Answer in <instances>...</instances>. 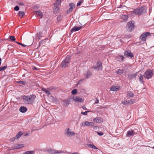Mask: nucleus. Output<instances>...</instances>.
Segmentation results:
<instances>
[{
    "label": "nucleus",
    "instance_id": "aec40b11",
    "mask_svg": "<svg viewBox=\"0 0 154 154\" xmlns=\"http://www.w3.org/2000/svg\"><path fill=\"white\" fill-rule=\"evenodd\" d=\"M92 75L91 72L89 70L87 71L86 74L85 75V76L86 77V78L88 79Z\"/></svg>",
    "mask_w": 154,
    "mask_h": 154
},
{
    "label": "nucleus",
    "instance_id": "412c9836",
    "mask_svg": "<svg viewBox=\"0 0 154 154\" xmlns=\"http://www.w3.org/2000/svg\"><path fill=\"white\" fill-rule=\"evenodd\" d=\"M36 14L40 17V18H42L43 16L42 12L40 11H35Z\"/></svg>",
    "mask_w": 154,
    "mask_h": 154
},
{
    "label": "nucleus",
    "instance_id": "13d9d810",
    "mask_svg": "<svg viewBox=\"0 0 154 154\" xmlns=\"http://www.w3.org/2000/svg\"><path fill=\"white\" fill-rule=\"evenodd\" d=\"M72 154H79L78 153L76 152H75L72 153Z\"/></svg>",
    "mask_w": 154,
    "mask_h": 154
},
{
    "label": "nucleus",
    "instance_id": "de8ad7c7",
    "mask_svg": "<svg viewBox=\"0 0 154 154\" xmlns=\"http://www.w3.org/2000/svg\"><path fill=\"white\" fill-rule=\"evenodd\" d=\"M19 8L18 6H16L14 8V10L16 11H18L19 10Z\"/></svg>",
    "mask_w": 154,
    "mask_h": 154
},
{
    "label": "nucleus",
    "instance_id": "b1692460",
    "mask_svg": "<svg viewBox=\"0 0 154 154\" xmlns=\"http://www.w3.org/2000/svg\"><path fill=\"white\" fill-rule=\"evenodd\" d=\"M137 74L136 73L134 75H128V78L129 79H131L133 78H135L137 76Z\"/></svg>",
    "mask_w": 154,
    "mask_h": 154
},
{
    "label": "nucleus",
    "instance_id": "4468645a",
    "mask_svg": "<svg viewBox=\"0 0 154 154\" xmlns=\"http://www.w3.org/2000/svg\"><path fill=\"white\" fill-rule=\"evenodd\" d=\"M135 133L133 130L131 131H129L127 133L126 136L127 137H130L131 136H133L134 135Z\"/></svg>",
    "mask_w": 154,
    "mask_h": 154
},
{
    "label": "nucleus",
    "instance_id": "e433bc0d",
    "mask_svg": "<svg viewBox=\"0 0 154 154\" xmlns=\"http://www.w3.org/2000/svg\"><path fill=\"white\" fill-rule=\"evenodd\" d=\"M90 125L89 126H92L94 127V129H96L97 128V127L94 126V123L93 122H90Z\"/></svg>",
    "mask_w": 154,
    "mask_h": 154
},
{
    "label": "nucleus",
    "instance_id": "e2e57ef3",
    "mask_svg": "<svg viewBox=\"0 0 154 154\" xmlns=\"http://www.w3.org/2000/svg\"><path fill=\"white\" fill-rule=\"evenodd\" d=\"M153 148H154V146L153 147Z\"/></svg>",
    "mask_w": 154,
    "mask_h": 154
},
{
    "label": "nucleus",
    "instance_id": "c85d7f7f",
    "mask_svg": "<svg viewBox=\"0 0 154 154\" xmlns=\"http://www.w3.org/2000/svg\"><path fill=\"white\" fill-rule=\"evenodd\" d=\"M42 90L43 91L45 92L47 96H48L50 95V92L48 90H46V89L43 88L42 89Z\"/></svg>",
    "mask_w": 154,
    "mask_h": 154
},
{
    "label": "nucleus",
    "instance_id": "4c0bfd02",
    "mask_svg": "<svg viewBox=\"0 0 154 154\" xmlns=\"http://www.w3.org/2000/svg\"><path fill=\"white\" fill-rule=\"evenodd\" d=\"M47 39H45L44 40H41L39 43V46L45 44V42L44 41Z\"/></svg>",
    "mask_w": 154,
    "mask_h": 154
},
{
    "label": "nucleus",
    "instance_id": "6e6d98bb",
    "mask_svg": "<svg viewBox=\"0 0 154 154\" xmlns=\"http://www.w3.org/2000/svg\"><path fill=\"white\" fill-rule=\"evenodd\" d=\"M32 69L34 70H37V68L36 67L34 66H33L32 67Z\"/></svg>",
    "mask_w": 154,
    "mask_h": 154
},
{
    "label": "nucleus",
    "instance_id": "79ce46f5",
    "mask_svg": "<svg viewBox=\"0 0 154 154\" xmlns=\"http://www.w3.org/2000/svg\"><path fill=\"white\" fill-rule=\"evenodd\" d=\"M17 82L20 84H21L24 85H25L26 83V82L25 81H20Z\"/></svg>",
    "mask_w": 154,
    "mask_h": 154
},
{
    "label": "nucleus",
    "instance_id": "7c9ffc66",
    "mask_svg": "<svg viewBox=\"0 0 154 154\" xmlns=\"http://www.w3.org/2000/svg\"><path fill=\"white\" fill-rule=\"evenodd\" d=\"M23 154H35V152L33 151H27L24 152Z\"/></svg>",
    "mask_w": 154,
    "mask_h": 154
},
{
    "label": "nucleus",
    "instance_id": "20e7f679",
    "mask_svg": "<svg viewBox=\"0 0 154 154\" xmlns=\"http://www.w3.org/2000/svg\"><path fill=\"white\" fill-rule=\"evenodd\" d=\"M61 3V0H57L55 2L53 8V11L54 13L56 14L59 12Z\"/></svg>",
    "mask_w": 154,
    "mask_h": 154
},
{
    "label": "nucleus",
    "instance_id": "0eeeda50",
    "mask_svg": "<svg viewBox=\"0 0 154 154\" xmlns=\"http://www.w3.org/2000/svg\"><path fill=\"white\" fill-rule=\"evenodd\" d=\"M135 25L134 21H131L128 23L127 28V30L129 32H131L134 29Z\"/></svg>",
    "mask_w": 154,
    "mask_h": 154
},
{
    "label": "nucleus",
    "instance_id": "473e14b6",
    "mask_svg": "<svg viewBox=\"0 0 154 154\" xmlns=\"http://www.w3.org/2000/svg\"><path fill=\"white\" fill-rule=\"evenodd\" d=\"M90 122H88V121H85L84 123V124H83V123H82V125L84 126H89L90 125Z\"/></svg>",
    "mask_w": 154,
    "mask_h": 154
},
{
    "label": "nucleus",
    "instance_id": "4be33fe9",
    "mask_svg": "<svg viewBox=\"0 0 154 154\" xmlns=\"http://www.w3.org/2000/svg\"><path fill=\"white\" fill-rule=\"evenodd\" d=\"M9 40L11 42H14L16 40V38L14 36H10L8 37Z\"/></svg>",
    "mask_w": 154,
    "mask_h": 154
},
{
    "label": "nucleus",
    "instance_id": "f03ea898",
    "mask_svg": "<svg viewBox=\"0 0 154 154\" xmlns=\"http://www.w3.org/2000/svg\"><path fill=\"white\" fill-rule=\"evenodd\" d=\"M36 98L35 94H32L30 96H24L23 97V102L27 104H32Z\"/></svg>",
    "mask_w": 154,
    "mask_h": 154
},
{
    "label": "nucleus",
    "instance_id": "f704fd0d",
    "mask_svg": "<svg viewBox=\"0 0 154 154\" xmlns=\"http://www.w3.org/2000/svg\"><path fill=\"white\" fill-rule=\"evenodd\" d=\"M63 19V16L61 15L58 16L57 17V20L58 22L61 20Z\"/></svg>",
    "mask_w": 154,
    "mask_h": 154
},
{
    "label": "nucleus",
    "instance_id": "a19ab883",
    "mask_svg": "<svg viewBox=\"0 0 154 154\" xmlns=\"http://www.w3.org/2000/svg\"><path fill=\"white\" fill-rule=\"evenodd\" d=\"M123 73V70L120 69H118L117 72V73L119 75L122 74Z\"/></svg>",
    "mask_w": 154,
    "mask_h": 154
},
{
    "label": "nucleus",
    "instance_id": "9d476101",
    "mask_svg": "<svg viewBox=\"0 0 154 154\" xmlns=\"http://www.w3.org/2000/svg\"><path fill=\"white\" fill-rule=\"evenodd\" d=\"M69 5L70 7V8L66 11V13L67 14H70L72 11L73 9L75 8V5L73 3H70L69 4Z\"/></svg>",
    "mask_w": 154,
    "mask_h": 154
},
{
    "label": "nucleus",
    "instance_id": "4d7b16f0",
    "mask_svg": "<svg viewBox=\"0 0 154 154\" xmlns=\"http://www.w3.org/2000/svg\"><path fill=\"white\" fill-rule=\"evenodd\" d=\"M82 108L83 109H85V110H88V109H87V108L86 107H85V106H82Z\"/></svg>",
    "mask_w": 154,
    "mask_h": 154
},
{
    "label": "nucleus",
    "instance_id": "052dcab7",
    "mask_svg": "<svg viewBox=\"0 0 154 154\" xmlns=\"http://www.w3.org/2000/svg\"><path fill=\"white\" fill-rule=\"evenodd\" d=\"M80 52L77 51V54H80Z\"/></svg>",
    "mask_w": 154,
    "mask_h": 154
},
{
    "label": "nucleus",
    "instance_id": "f8f14e48",
    "mask_svg": "<svg viewBox=\"0 0 154 154\" xmlns=\"http://www.w3.org/2000/svg\"><path fill=\"white\" fill-rule=\"evenodd\" d=\"M49 153L52 154H60V153L63 152L60 151H58L56 150L49 149L47 150Z\"/></svg>",
    "mask_w": 154,
    "mask_h": 154
},
{
    "label": "nucleus",
    "instance_id": "6e6552de",
    "mask_svg": "<svg viewBox=\"0 0 154 154\" xmlns=\"http://www.w3.org/2000/svg\"><path fill=\"white\" fill-rule=\"evenodd\" d=\"M92 68L97 70H102V66L101 62L100 60H98L97 61L96 65L93 66L92 67Z\"/></svg>",
    "mask_w": 154,
    "mask_h": 154
},
{
    "label": "nucleus",
    "instance_id": "7ed1b4c3",
    "mask_svg": "<svg viewBox=\"0 0 154 154\" xmlns=\"http://www.w3.org/2000/svg\"><path fill=\"white\" fill-rule=\"evenodd\" d=\"M70 60V56L67 55L65 58L62 61L60 66L62 68H65L68 67L70 65L69 62Z\"/></svg>",
    "mask_w": 154,
    "mask_h": 154
},
{
    "label": "nucleus",
    "instance_id": "c03bdc74",
    "mask_svg": "<svg viewBox=\"0 0 154 154\" xmlns=\"http://www.w3.org/2000/svg\"><path fill=\"white\" fill-rule=\"evenodd\" d=\"M84 80V79H81L78 82H77V86H77L78 85L81 84L82 83V82H83V81Z\"/></svg>",
    "mask_w": 154,
    "mask_h": 154
},
{
    "label": "nucleus",
    "instance_id": "a211bd4d",
    "mask_svg": "<svg viewBox=\"0 0 154 154\" xmlns=\"http://www.w3.org/2000/svg\"><path fill=\"white\" fill-rule=\"evenodd\" d=\"M27 110V109L26 107L22 106L19 109L20 111L22 113L26 112Z\"/></svg>",
    "mask_w": 154,
    "mask_h": 154
},
{
    "label": "nucleus",
    "instance_id": "680f3d73",
    "mask_svg": "<svg viewBox=\"0 0 154 154\" xmlns=\"http://www.w3.org/2000/svg\"><path fill=\"white\" fill-rule=\"evenodd\" d=\"M28 135H29V134L27 133L25 135V136H28Z\"/></svg>",
    "mask_w": 154,
    "mask_h": 154
},
{
    "label": "nucleus",
    "instance_id": "f257e3e1",
    "mask_svg": "<svg viewBox=\"0 0 154 154\" xmlns=\"http://www.w3.org/2000/svg\"><path fill=\"white\" fill-rule=\"evenodd\" d=\"M147 8L145 6L138 7L131 11V14H135L136 15H141L146 12Z\"/></svg>",
    "mask_w": 154,
    "mask_h": 154
},
{
    "label": "nucleus",
    "instance_id": "5701e85b",
    "mask_svg": "<svg viewBox=\"0 0 154 154\" xmlns=\"http://www.w3.org/2000/svg\"><path fill=\"white\" fill-rule=\"evenodd\" d=\"M23 134V133L21 131L19 132L15 136L17 139H18L20 137V136Z\"/></svg>",
    "mask_w": 154,
    "mask_h": 154
},
{
    "label": "nucleus",
    "instance_id": "1a4fd4ad",
    "mask_svg": "<svg viewBox=\"0 0 154 154\" xmlns=\"http://www.w3.org/2000/svg\"><path fill=\"white\" fill-rule=\"evenodd\" d=\"M65 135L67 137H72L75 135V133L72 131L69 128L66 129L64 131Z\"/></svg>",
    "mask_w": 154,
    "mask_h": 154
},
{
    "label": "nucleus",
    "instance_id": "cd10ccee",
    "mask_svg": "<svg viewBox=\"0 0 154 154\" xmlns=\"http://www.w3.org/2000/svg\"><path fill=\"white\" fill-rule=\"evenodd\" d=\"M128 96L129 97H133L134 96V94L131 91H128L127 92Z\"/></svg>",
    "mask_w": 154,
    "mask_h": 154
},
{
    "label": "nucleus",
    "instance_id": "dca6fc26",
    "mask_svg": "<svg viewBox=\"0 0 154 154\" xmlns=\"http://www.w3.org/2000/svg\"><path fill=\"white\" fill-rule=\"evenodd\" d=\"M24 146V144H16L15 146H14L13 149H19L23 147Z\"/></svg>",
    "mask_w": 154,
    "mask_h": 154
},
{
    "label": "nucleus",
    "instance_id": "09e8293b",
    "mask_svg": "<svg viewBox=\"0 0 154 154\" xmlns=\"http://www.w3.org/2000/svg\"><path fill=\"white\" fill-rule=\"evenodd\" d=\"M122 103L123 104V105H127L128 103V102L126 101H122Z\"/></svg>",
    "mask_w": 154,
    "mask_h": 154
},
{
    "label": "nucleus",
    "instance_id": "5fc2aeb1",
    "mask_svg": "<svg viewBox=\"0 0 154 154\" xmlns=\"http://www.w3.org/2000/svg\"><path fill=\"white\" fill-rule=\"evenodd\" d=\"M19 5L21 6H23L24 4L23 2L19 3L18 4Z\"/></svg>",
    "mask_w": 154,
    "mask_h": 154
},
{
    "label": "nucleus",
    "instance_id": "a18cd8bd",
    "mask_svg": "<svg viewBox=\"0 0 154 154\" xmlns=\"http://www.w3.org/2000/svg\"><path fill=\"white\" fill-rule=\"evenodd\" d=\"M83 2V0H81L79 1L77 4V6H80L81 5V4Z\"/></svg>",
    "mask_w": 154,
    "mask_h": 154
},
{
    "label": "nucleus",
    "instance_id": "72a5a7b5",
    "mask_svg": "<svg viewBox=\"0 0 154 154\" xmlns=\"http://www.w3.org/2000/svg\"><path fill=\"white\" fill-rule=\"evenodd\" d=\"M118 59H119V61H123L125 57L122 56H119L118 57Z\"/></svg>",
    "mask_w": 154,
    "mask_h": 154
},
{
    "label": "nucleus",
    "instance_id": "6ab92c4d",
    "mask_svg": "<svg viewBox=\"0 0 154 154\" xmlns=\"http://www.w3.org/2000/svg\"><path fill=\"white\" fill-rule=\"evenodd\" d=\"M119 89V87L118 86H112L110 88V90L112 91H117Z\"/></svg>",
    "mask_w": 154,
    "mask_h": 154
},
{
    "label": "nucleus",
    "instance_id": "bf43d9fd",
    "mask_svg": "<svg viewBox=\"0 0 154 154\" xmlns=\"http://www.w3.org/2000/svg\"><path fill=\"white\" fill-rule=\"evenodd\" d=\"M1 62H2V59L1 58H0V65H1Z\"/></svg>",
    "mask_w": 154,
    "mask_h": 154
},
{
    "label": "nucleus",
    "instance_id": "58836bf2",
    "mask_svg": "<svg viewBox=\"0 0 154 154\" xmlns=\"http://www.w3.org/2000/svg\"><path fill=\"white\" fill-rule=\"evenodd\" d=\"M135 102V100L134 99H131L128 102V104H132Z\"/></svg>",
    "mask_w": 154,
    "mask_h": 154
},
{
    "label": "nucleus",
    "instance_id": "f3484780",
    "mask_svg": "<svg viewBox=\"0 0 154 154\" xmlns=\"http://www.w3.org/2000/svg\"><path fill=\"white\" fill-rule=\"evenodd\" d=\"M93 121L96 123H100L103 121V119L101 118L98 117L94 118Z\"/></svg>",
    "mask_w": 154,
    "mask_h": 154
},
{
    "label": "nucleus",
    "instance_id": "c756f323",
    "mask_svg": "<svg viewBox=\"0 0 154 154\" xmlns=\"http://www.w3.org/2000/svg\"><path fill=\"white\" fill-rule=\"evenodd\" d=\"M64 104L66 107H67L70 103V101L67 100H64Z\"/></svg>",
    "mask_w": 154,
    "mask_h": 154
},
{
    "label": "nucleus",
    "instance_id": "39448f33",
    "mask_svg": "<svg viewBox=\"0 0 154 154\" xmlns=\"http://www.w3.org/2000/svg\"><path fill=\"white\" fill-rule=\"evenodd\" d=\"M153 73L152 71L149 69L145 72L143 76L146 79H149L152 77Z\"/></svg>",
    "mask_w": 154,
    "mask_h": 154
},
{
    "label": "nucleus",
    "instance_id": "a878e982",
    "mask_svg": "<svg viewBox=\"0 0 154 154\" xmlns=\"http://www.w3.org/2000/svg\"><path fill=\"white\" fill-rule=\"evenodd\" d=\"M25 14V13L23 11H20L18 12V15L20 16L21 18L23 17Z\"/></svg>",
    "mask_w": 154,
    "mask_h": 154
},
{
    "label": "nucleus",
    "instance_id": "3c124183",
    "mask_svg": "<svg viewBox=\"0 0 154 154\" xmlns=\"http://www.w3.org/2000/svg\"><path fill=\"white\" fill-rule=\"evenodd\" d=\"M16 139H17V138L15 137H14L11 138L10 140L11 141L13 142V141H14Z\"/></svg>",
    "mask_w": 154,
    "mask_h": 154
},
{
    "label": "nucleus",
    "instance_id": "423d86ee",
    "mask_svg": "<svg viewBox=\"0 0 154 154\" xmlns=\"http://www.w3.org/2000/svg\"><path fill=\"white\" fill-rule=\"evenodd\" d=\"M151 36V33L148 32H143L141 35L140 38L143 41H146L147 38H149Z\"/></svg>",
    "mask_w": 154,
    "mask_h": 154
},
{
    "label": "nucleus",
    "instance_id": "2eb2a0df",
    "mask_svg": "<svg viewBox=\"0 0 154 154\" xmlns=\"http://www.w3.org/2000/svg\"><path fill=\"white\" fill-rule=\"evenodd\" d=\"M74 100L75 102H82L83 101L82 98L79 97H75L74 98Z\"/></svg>",
    "mask_w": 154,
    "mask_h": 154
},
{
    "label": "nucleus",
    "instance_id": "c9c22d12",
    "mask_svg": "<svg viewBox=\"0 0 154 154\" xmlns=\"http://www.w3.org/2000/svg\"><path fill=\"white\" fill-rule=\"evenodd\" d=\"M143 77H144L143 75H140L139 77V80L140 82L143 84L144 82V81L143 80Z\"/></svg>",
    "mask_w": 154,
    "mask_h": 154
},
{
    "label": "nucleus",
    "instance_id": "603ef678",
    "mask_svg": "<svg viewBox=\"0 0 154 154\" xmlns=\"http://www.w3.org/2000/svg\"><path fill=\"white\" fill-rule=\"evenodd\" d=\"M97 134L99 136H102L103 135V133L102 132H97Z\"/></svg>",
    "mask_w": 154,
    "mask_h": 154
},
{
    "label": "nucleus",
    "instance_id": "49530a36",
    "mask_svg": "<svg viewBox=\"0 0 154 154\" xmlns=\"http://www.w3.org/2000/svg\"><path fill=\"white\" fill-rule=\"evenodd\" d=\"M15 42L16 43H17V44H18L21 45L23 46V47H26V45H25L24 44H22L21 43H20L19 42Z\"/></svg>",
    "mask_w": 154,
    "mask_h": 154
},
{
    "label": "nucleus",
    "instance_id": "393cba45",
    "mask_svg": "<svg viewBox=\"0 0 154 154\" xmlns=\"http://www.w3.org/2000/svg\"><path fill=\"white\" fill-rule=\"evenodd\" d=\"M121 18L123 20L126 21L128 20V16L126 15H122L121 16Z\"/></svg>",
    "mask_w": 154,
    "mask_h": 154
},
{
    "label": "nucleus",
    "instance_id": "864d4df0",
    "mask_svg": "<svg viewBox=\"0 0 154 154\" xmlns=\"http://www.w3.org/2000/svg\"><path fill=\"white\" fill-rule=\"evenodd\" d=\"M99 100L97 98H96V101L95 102L94 104H95L97 103H99Z\"/></svg>",
    "mask_w": 154,
    "mask_h": 154
},
{
    "label": "nucleus",
    "instance_id": "ddd939ff",
    "mask_svg": "<svg viewBox=\"0 0 154 154\" xmlns=\"http://www.w3.org/2000/svg\"><path fill=\"white\" fill-rule=\"evenodd\" d=\"M82 28V26H81L79 27L75 26L71 30V32H74L78 31L81 29Z\"/></svg>",
    "mask_w": 154,
    "mask_h": 154
},
{
    "label": "nucleus",
    "instance_id": "9b49d317",
    "mask_svg": "<svg viewBox=\"0 0 154 154\" xmlns=\"http://www.w3.org/2000/svg\"><path fill=\"white\" fill-rule=\"evenodd\" d=\"M124 54L126 57H129L130 58H131L134 57L133 54L130 50L125 51Z\"/></svg>",
    "mask_w": 154,
    "mask_h": 154
},
{
    "label": "nucleus",
    "instance_id": "8fccbe9b",
    "mask_svg": "<svg viewBox=\"0 0 154 154\" xmlns=\"http://www.w3.org/2000/svg\"><path fill=\"white\" fill-rule=\"evenodd\" d=\"M89 112V111H85V112H81V113L83 115H87V113Z\"/></svg>",
    "mask_w": 154,
    "mask_h": 154
},
{
    "label": "nucleus",
    "instance_id": "37998d69",
    "mask_svg": "<svg viewBox=\"0 0 154 154\" xmlns=\"http://www.w3.org/2000/svg\"><path fill=\"white\" fill-rule=\"evenodd\" d=\"M72 94L73 95H75L77 93V90L76 89L73 90L71 91Z\"/></svg>",
    "mask_w": 154,
    "mask_h": 154
},
{
    "label": "nucleus",
    "instance_id": "ea45409f",
    "mask_svg": "<svg viewBox=\"0 0 154 154\" xmlns=\"http://www.w3.org/2000/svg\"><path fill=\"white\" fill-rule=\"evenodd\" d=\"M7 67V66L0 67V71H3Z\"/></svg>",
    "mask_w": 154,
    "mask_h": 154
},
{
    "label": "nucleus",
    "instance_id": "bb28decb",
    "mask_svg": "<svg viewBox=\"0 0 154 154\" xmlns=\"http://www.w3.org/2000/svg\"><path fill=\"white\" fill-rule=\"evenodd\" d=\"M88 146L91 148H93L94 149H97V148L94 144H89L88 145Z\"/></svg>",
    "mask_w": 154,
    "mask_h": 154
},
{
    "label": "nucleus",
    "instance_id": "2f4dec72",
    "mask_svg": "<svg viewBox=\"0 0 154 154\" xmlns=\"http://www.w3.org/2000/svg\"><path fill=\"white\" fill-rule=\"evenodd\" d=\"M42 34V32H39V33L37 35V38L38 39H40L41 38L42 36L41 35Z\"/></svg>",
    "mask_w": 154,
    "mask_h": 154
}]
</instances>
